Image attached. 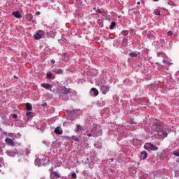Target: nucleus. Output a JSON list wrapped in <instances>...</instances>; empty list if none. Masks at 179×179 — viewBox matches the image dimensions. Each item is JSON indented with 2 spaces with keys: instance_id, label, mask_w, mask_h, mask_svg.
I'll list each match as a JSON object with an SVG mask.
<instances>
[{
  "instance_id": "nucleus-1",
  "label": "nucleus",
  "mask_w": 179,
  "mask_h": 179,
  "mask_svg": "<svg viewBox=\"0 0 179 179\" xmlns=\"http://www.w3.org/2000/svg\"><path fill=\"white\" fill-rule=\"evenodd\" d=\"M153 132H157V134H154V135L157 136V138L158 139H164V138H167L168 134L166 133L164 129H163V124H162V122H160V120H154L152 134H153Z\"/></svg>"
},
{
  "instance_id": "nucleus-2",
  "label": "nucleus",
  "mask_w": 179,
  "mask_h": 179,
  "mask_svg": "<svg viewBox=\"0 0 179 179\" xmlns=\"http://www.w3.org/2000/svg\"><path fill=\"white\" fill-rule=\"evenodd\" d=\"M35 40H40V38H44L45 37V32L43 30H38L34 35Z\"/></svg>"
},
{
  "instance_id": "nucleus-3",
  "label": "nucleus",
  "mask_w": 179,
  "mask_h": 179,
  "mask_svg": "<svg viewBox=\"0 0 179 179\" xmlns=\"http://www.w3.org/2000/svg\"><path fill=\"white\" fill-rule=\"evenodd\" d=\"M61 177V175H59V173L58 171H53L50 173V178L51 179H58Z\"/></svg>"
},
{
  "instance_id": "nucleus-4",
  "label": "nucleus",
  "mask_w": 179,
  "mask_h": 179,
  "mask_svg": "<svg viewBox=\"0 0 179 179\" xmlns=\"http://www.w3.org/2000/svg\"><path fill=\"white\" fill-rule=\"evenodd\" d=\"M55 134L56 135H62L64 134V131L62 130V128L61 127H57L54 130Z\"/></svg>"
},
{
  "instance_id": "nucleus-5",
  "label": "nucleus",
  "mask_w": 179,
  "mask_h": 179,
  "mask_svg": "<svg viewBox=\"0 0 179 179\" xmlns=\"http://www.w3.org/2000/svg\"><path fill=\"white\" fill-rule=\"evenodd\" d=\"M110 90V87L107 85H102L101 87V92H102L103 94H106L107 92Z\"/></svg>"
},
{
  "instance_id": "nucleus-6",
  "label": "nucleus",
  "mask_w": 179,
  "mask_h": 179,
  "mask_svg": "<svg viewBox=\"0 0 179 179\" xmlns=\"http://www.w3.org/2000/svg\"><path fill=\"white\" fill-rule=\"evenodd\" d=\"M148 157V152L146 151H143L141 152L140 159L141 160H145Z\"/></svg>"
},
{
  "instance_id": "nucleus-7",
  "label": "nucleus",
  "mask_w": 179,
  "mask_h": 179,
  "mask_svg": "<svg viewBox=\"0 0 179 179\" xmlns=\"http://www.w3.org/2000/svg\"><path fill=\"white\" fill-rule=\"evenodd\" d=\"M5 143L8 144L10 146H14L15 145V142L10 138H6Z\"/></svg>"
},
{
  "instance_id": "nucleus-8",
  "label": "nucleus",
  "mask_w": 179,
  "mask_h": 179,
  "mask_svg": "<svg viewBox=\"0 0 179 179\" xmlns=\"http://www.w3.org/2000/svg\"><path fill=\"white\" fill-rule=\"evenodd\" d=\"M12 15L14 16V17H16L17 19H20V17H22V15H20V13H19V11L13 12Z\"/></svg>"
},
{
  "instance_id": "nucleus-9",
  "label": "nucleus",
  "mask_w": 179,
  "mask_h": 179,
  "mask_svg": "<svg viewBox=\"0 0 179 179\" xmlns=\"http://www.w3.org/2000/svg\"><path fill=\"white\" fill-rule=\"evenodd\" d=\"M41 87L46 90L51 89V87H52V86L48 83H43L41 84Z\"/></svg>"
},
{
  "instance_id": "nucleus-10",
  "label": "nucleus",
  "mask_w": 179,
  "mask_h": 179,
  "mask_svg": "<svg viewBox=\"0 0 179 179\" xmlns=\"http://www.w3.org/2000/svg\"><path fill=\"white\" fill-rule=\"evenodd\" d=\"M91 92L95 97H96V96H99V90H97V89H96L95 87H92L91 89Z\"/></svg>"
},
{
  "instance_id": "nucleus-11",
  "label": "nucleus",
  "mask_w": 179,
  "mask_h": 179,
  "mask_svg": "<svg viewBox=\"0 0 179 179\" xmlns=\"http://www.w3.org/2000/svg\"><path fill=\"white\" fill-rule=\"evenodd\" d=\"M152 148V143H146L144 145V149H145V150H150Z\"/></svg>"
},
{
  "instance_id": "nucleus-12",
  "label": "nucleus",
  "mask_w": 179,
  "mask_h": 179,
  "mask_svg": "<svg viewBox=\"0 0 179 179\" xmlns=\"http://www.w3.org/2000/svg\"><path fill=\"white\" fill-rule=\"evenodd\" d=\"M73 139V141H75V142H79V138H78L76 136H72L71 137H66V139H69V141H71Z\"/></svg>"
},
{
  "instance_id": "nucleus-13",
  "label": "nucleus",
  "mask_w": 179,
  "mask_h": 179,
  "mask_svg": "<svg viewBox=\"0 0 179 179\" xmlns=\"http://www.w3.org/2000/svg\"><path fill=\"white\" fill-rule=\"evenodd\" d=\"M52 72H54L55 73H57V74H61V73H62L63 71L61 69L55 68V69H53Z\"/></svg>"
},
{
  "instance_id": "nucleus-14",
  "label": "nucleus",
  "mask_w": 179,
  "mask_h": 179,
  "mask_svg": "<svg viewBox=\"0 0 179 179\" xmlns=\"http://www.w3.org/2000/svg\"><path fill=\"white\" fill-rule=\"evenodd\" d=\"M33 107L31 106V104L29 103H26V110H27V111H31Z\"/></svg>"
},
{
  "instance_id": "nucleus-15",
  "label": "nucleus",
  "mask_w": 179,
  "mask_h": 179,
  "mask_svg": "<svg viewBox=\"0 0 179 179\" xmlns=\"http://www.w3.org/2000/svg\"><path fill=\"white\" fill-rule=\"evenodd\" d=\"M129 57H131V58H136L138 57V53L135 52H131L129 53Z\"/></svg>"
},
{
  "instance_id": "nucleus-16",
  "label": "nucleus",
  "mask_w": 179,
  "mask_h": 179,
  "mask_svg": "<svg viewBox=\"0 0 179 179\" xmlns=\"http://www.w3.org/2000/svg\"><path fill=\"white\" fill-rule=\"evenodd\" d=\"M79 131H83V129L80 124H76V132H79Z\"/></svg>"
},
{
  "instance_id": "nucleus-17",
  "label": "nucleus",
  "mask_w": 179,
  "mask_h": 179,
  "mask_svg": "<svg viewBox=\"0 0 179 179\" xmlns=\"http://www.w3.org/2000/svg\"><path fill=\"white\" fill-rule=\"evenodd\" d=\"M25 17H26L27 20H33V15H31V14H28V15H25Z\"/></svg>"
},
{
  "instance_id": "nucleus-18",
  "label": "nucleus",
  "mask_w": 179,
  "mask_h": 179,
  "mask_svg": "<svg viewBox=\"0 0 179 179\" xmlns=\"http://www.w3.org/2000/svg\"><path fill=\"white\" fill-rule=\"evenodd\" d=\"M62 91L63 92L62 93H64L65 94H68L71 92V91H69V90L66 89V87H63Z\"/></svg>"
},
{
  "instance_id": "nucleus-19",
  "label": "nucleus",
  "mask_w": 179,
  "mask_h": 179,
  "mask_svg": "<svg viewBox=\"0 0 179 179\" xmlns=\"http://www.w3.org/2000/svg\"><path fill=\"white\" fill-rule=\"evenodd\" d=\"M48 35L50 36V37H52V38L55 37V33H54V31H48Z\"/></svg>"
},
{
  "instance_id": "nucleus-20",
  "label": "nucleus",
  "mask_w": 179,
  "mask_h": 179,
  "mask_svg": "<svg viewBox=\"0 0 179 179\" xmlns=\"http://www.w3.org/2000/svg\"><path fill=\"white\" fill-rule=\"evenodd\" d=\"M158 150V148H157V147H156V145H155L153 144L151 145V148L150 150H153V151L156 152V150Z\"/></svg>"
},
{
  "instance_id": "nucleus-21",
  "label": "nucleus",
  "mask_w": 179,
  "mask_h": 179,
  "mask_svg": "<svg viewBox=\"0 0 179 179\" xmlns=\"http://www.w3.org/2000/svg\"><path fill=\"white\" fill-rule=\"evenodd\" d=\"M46 78H47V79H52V73H47Z\"/></svg>"
},
{
  "instance_id": "nucleus-22",
  "label": "nucleus",
  "mask_w": 179,
  "mask_h": 179,
  "mask_svg": "<svg viewBox=\"0 0 179 179\" xmlns=\"http://www.w3.org/2000/svg\"><path fill=\"white\" fill-rule=\"evenodd\" d=\"M148 37L150 38V40H155L156 38L153 34H148Z\"/></svg>"
},
{
  "instance_id": "nucleus-23",
  "label": "nucleus",
  "mask_w": 179,
  "mask_h": 179,
  "mask_svg": "<svg viewBox=\"0 0 179 179\" xmlns=\"http://www.w3.org/2000/svg\"><path fill=\"white\" fill-rule=\"evenodd\" d=\"M114 27H115V22H112L110 26V30H113V29H114Z\"/></svg>"
},
{
  "instance_id": "nucleus-24",
  "label": "nucleus",
  "mask_w": 179,
  "mask_h": 179,
  "mask_svg": "<svg viewBox=\"0 0 179 179\" xmlns=\"http://www.w3.org/2000/svg\"><path fill=\"white\" fill-rule=\"evenodd\" d=\"M173 155H174V156H178V157H179V152H178V151H174V152H173Z\"/></svg>"
},
{
  "instance_id": "nucleus-25",
  "label": "nucleus",
  "mask_w": 179,
  "mask_h": 179,
  "mask_svg": "<svg viewBox=\"0 0 179 179\" xmlns=\"http://www.w3.org/2000/svg\"><path fill=\"white\" fill-rule=\"evenodd\" d=\"M167 36H173V31H169L168 32H167Z\"/></svg>"
},
{
  "instance_id": "nucleus-26",
  "label": "nucleus",
  "mask_w": 179,
  "mask_h": 179,
  "mask_svg": "<svg viewBox=\"0 0 179 179\" xmlns=\"http://www.w3.org/2000/svg\"><path fill=\"white\" fill-rule=\"evenodd\" d=\"M71 177H72V178H76V173H73L71 174Z\"/></svg>"
},
{
  "instance_id": "nucleus-27",
  "label": "nucleus",
  "mask_w": 179,
  "mask_h": 179,
  "mask_svg": "<svg viewBox=\"0 0 179 179\" xmlns=\"http://www.w3.org/2000/svg\"><path fill=\"white\" fill-rule=\"evenodd\" d=\"M122 34H123V36H127V34H128V31H124L122 32Z\"/></svg>"
},
{
  "instance_id": "nucleus-28",
  "label": "nucleus",
  "mask_w": 179,
  "mask_h": 179,
  "mask_svg": "<svg viewBox=\"0 0 179 179\" xmlns=\"http://www.w3.org/2000/svg\"><path fill=\"white\" fill-rule=\"evenodd\" d=\"M164 64H166V65H169V66H170V65H171V63H170V62H169V61H164Z\"/></svg>"
},
{
  "instance_id": "nucleus-29",
  "label": "nucleus",
  "mask_w": 179,
  "mask_h": 179,
  "mask_svg": "<svg viewBox=\"0 0 179 179\" xmlns=\"http://www.w3.org/2000/svg\"><path fill=\"white\" fill-rule=\"evenodd\" d=\"M12 117H13V118L16 119V118H17V115H16V114H13V115H12Z\"/></svg>"
},
{
  "instance_id": "nucleus-30",
  "label": "nucleus",
  "mask_w": 179,
  "mask_h": 179,
  "mask_svg": "<svg viewBox=\"0 0 179 179\" xmlns=\"http://www.w3.org/2000/svg\"><path fill=\"white\" fill-rule=\"evenodd\" d=\"M97 13H100L101 15L103 14V11L101 10H100V9L97 10Z\"/></svg>"
},
{
  "instance_id": "nucleus-31",
  "label": "nucleus",
  "mask_w": 179,
  "mask_h": 179,
  "mask_svg": "<svg viewBox=\"0 0 179 179\" xmlns=\"http://www.w3.org/2000/svg\"><path fill=\"white\" fill-rule=\"evenodd\" d=\"M30 114H31V112H27L26 113L27 117H29Z\"/></svg>"
},
{
  "instance_id": "nucleus-32",
  "label": "nucleus",
  "mask_w": 179,
  "mask_h": 179,
  "mask_svg": "<svg viewBox=\"0 0 179 179\" xmlns=\"http://www.w3.org/2000/svg\"><path fill=\"white\" fill-rule=\"evenodd\" d=\"M43 107H47V103H44L43 104H42Z\"/></svg>"
},
{
  "instance_id": "nucleus-33",
  "label": "nucleus",
  "mask_w": 179,
  "mask_h": 179,
  "mask_svg": "<svg viewBox=\"0 0 179 179\" xmlns=\"http://www.w3.org/2000/svg\"><path fill=\"white\" fill-rule=\"evenodd\" d=\"M40 11H37L36 13V15H37V16H38V15H40Z\"/></svg>"
},
{
  "instance_id": "nucleus-34",
  "label": "nucleus",
  "mask_w": 179,
  "mask_h": 179,
  "mask_svg": "<svg viewBox=\"0 0 179 179\" xmlns=\"http://www.w3.org/2000/svg\"><path fill=\"white\" fill-rule=\"evenodd\" d=\"M51 62H52V64H55V60L52 59V60H51Z\"/></svg>"
},
{
  "instance_id": "nucleus-35",
  "label": "nucleus",
  "mask_w": 179,
  "mask_h": 179,
  "mask_svg": "<svg viewBox=\"0 0 179 179\" xmlns=\"http://www.w3.org/2000/svg\"><path fill=\"white\" fill-rule=\"evenodd\" d=\"M87 136H89V137L92 136V134H87Z\"/></svg>"
},
{
  "instance_id": "nucleus-36",
  "label": "nucleus",
  "mask_w": 179,
  "mask_h": 179,
  "mask_svg": "<svg viewBox=\"0 0 179 179\" xmlns=\"http://www.w3.org/2000/svg\"><path fill=\"white\" fill-rule=\"evenodd\" d=\"M37 162H38V159H36L35 164L37 165Z\"/></svg>"
},
{
  "instance_id": "nucleus-37",
  "label": "nucleus",
  "mask_w": 179,
  "mask_h": 179,
  "mask_svg": "<svg viewBox=\"0 0 179 179\" xmlns=\"http://www.w3.org/2000/svg\"><path fill=\"white\" fill-rule=\"evenodd\" d=\"M157 16H160V12L157 13Z\"/></svg>"
},
{
  "instance_id": "nucleus-38",
  "label": "nucleus",
  "mask_w": 179,
  "mask_h": 179,
  "mask_svg": "<svg viewBox=\"0 0 179 179\" xmlns=\"http://www.w3.org/2000/svg\"><path fill=\"white\" fill-rule=\"evenodd\" d=\"M137 4H138V5H141V1H138V2H137Z\"/></svg>"
},
{
  "instance_id": "nucleus-39",
  "label": "nucleus",
  "mask_w": 179,
  "mask_h": 179,
  "mask_svg": "<svg viewBox=\"0 0 179 179\" xmlns=\"http://www.w3.org/2000/svg\"><path fill=\"white\" fill-rule=\"evenodd\" d=\"M155 1V2H157V1H159V0H154Z\"/></svg>"
},
{
  "instance_id": "nucleus-40",
  "label": "nucleus",
  "mask_w": 179,
  "mask_h": 179,
  "mask_svg": "<svg viewBox=\"0 0 179 179\" xmlns=\"http://www.w3.org/2000/svg\"><path fill=\"white\" fill-rule=\"evenodd\" d=\"M110 161H111V162H113V159H110Z\"/></svg>"
},
{
  "instance_id": "nucleus-41",
  "label": "nucleus",
  "mask_w": 179,
  "mask_h": 179,
  "mask_svg": "<svg viewBox=\"0 0 179 179\" xmlns=\"http://www.w3.org/2000/svg\"><path fill=\"white\" fill-rule=\"evenodd\" d=\"M14 78H17L16 76H14Z\"/></svg>"
},
{
  "instance_id": "nucleus-42",
  "label": "nucleus",
  "mask_w": 179,
  "mask_h": 179,
  "mask_svg": "<svg viewBox=\"0 0 179 179\" xmlns=\"http://www.w3.org/2000/svg\"><path fill=\"white\" fill-rule=\"evenodd\" d=\"M0 167H1V164H0Z\"/></svg>"
}]
</instances>
